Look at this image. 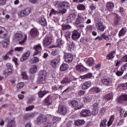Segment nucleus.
I'll use <instances>...</instances> for the list:
<instances>
[{
	"label": "nucleus",
	"mask_w": 127,
	"mask_h": 127,
	"mask_svg": "<svg viewBox=\"0 0 127 127\" xmlns=\"http://www.w3.org/2000/svg\"><path fill=\"white\" fill-rule=\"evenodd\" d=\"M47 93H48V92L46 90L40 91L38 92V95L39 98H43Z\"/></svg>",
	"instance_id": "ea45409f"
},
{
	"label": "nucleus",
	"mask_w": 127,
	"mask_h": 127,
	"mask_svg": "<svg viewBox=\"0 0 127 127\" xmlns=\"http://www.w3.org/2000/svg\"><path fill=\"white\" fill-rule=\"evenodd\" d=\"M99 104H100V102H95L93 105V109H96V110H99Z\"/></svg>",
	"instance_id": "e2e57ef3"
},
{
	"label": "nucleus",
	"mask_w": 127,
	"mask_h": 127,
	"mask_svg": "<svg viewBox=\"0 0 127 127\" xmlns=\"http://www.w3.org/2000/svg\"><path fill=\"white\" fill-rule=\"evenodd\" d=\"M85 124V121L84 120H77L74 122L75 126L79 127V126H82Z\"/></svg>",
	"instance_id": "72a5a7b5"
},
{
	"label": "nucleus",
	"mask_w": 127,
	"mask_h": 127,
	"mask_svg": "<svg viewBox=\"0 0 127 127\" xmlns=\"http://www.w3.org/2000/svg\"><path fill=\"white\" fill-rule=\"evenodd\" d=\"M45 104H47V105H51L52 104V98L51 96H48L44 101Z\"/></svg>",
	"instance_id": "58836bf2"
},
{
	"label": "nucleus",
	"mask_w": 127,
	"mask_h": 127,
	"mask_svg": "<svg viewBox=\"0 0 127 127\" xmlns=\"http://www.w3.org/2000/svg\"><path fill=\"white\" fill-rule=\"evenodd\" d=\"M87 66H89V67H92V66H94V64H95V61L93 58H89L87 59V60L86 62Z\"/></svg>",
	"instance_id": "b1692460"
},
{
	"label": "nucleus",
	"mask_w": 127,
	"mask_h": 127,
	"mask_svg": "<svg viewBox=\"0 0 127 127\" xmlns=\"http://www.w3.org/2000/svg\"><path fill=\"white\" fill-rule=\"evenodd\" d=\"M48 122H49V120H48V115L46 116L44 114H40L36 120V123L38 125L45 124V123H48Z\"/></svg>",
	"instance_id": "7ed1b4c3"
},
{
	"label": "nucleus",
	"mask_w": 127,
	"mask_h": 127,
	"mask_svg": "<svg viewBox=\"0 0 127 127\" xmlns=\"http://www.w3.org/2000/svg\"><path fill=\"white\" fill-rule=\"evenodd\" d=\"M58 113L63 115H66V113H67V108H66V106H65V105H60Z\"/></svg>",
	"instance_id": "9d476101"
},
{
	"label": "nucleus",
	"mask_w": 127,
	"mask_h": 127,
	"mask_svg": "<svg viewBox=\"0 0 127 127\" xmlns=\"http://www.w3.org/2000/svg\"><path fill=\"white\" fill-rule=\"evenodd\" d=\"M95 26H94L93 25H88L86 27V30H87L88 31H92V30H93V29H94Z\"/></svg>",
	"instance_id": "680f3d73"
},
{
	"label": "nucleus",
	"mask_w": 127,
	"mask_h": 127,
	"mask_svg": "<svg viewBox=\"0 0 127 127\" xmlns=\"http://www.w3.org/2000/svg\"><path fill=\"white\" fill-rule=\"evenodd\" d=\"M99 112L101 116H104V115H105L106 113V108H101Z\"/></svg>",
	"instance_id": "338daca9"
},
{
	"label": "nucleus",
	"mask_w": 127,
	"mask_h": 127,
	"mask_svg": "<svg viewBox=\"0 0 127 127\" xmlns=\"http://www.w3.org/2000/svg\"><path fill=\"white\" fill-rule=\"evenodd\" d=\"M108 120L107 119H104L102 120L100 124V127H107V122Z\"/></svg>",
	"instance_id": "a18cd8bd"
},
{
	"label": "nucleus",
	"mask_w": 127,
	"mask_h": 127,
	"mask_svg": "<svg viewBox=\"0 0 127 127\" xmlns=\"http://www.w3.org/2000/svg\"><path fill=\"white\" fill-rule=\"evenodd\" d=\"M89 91L92 93H96V94H102V89L96 86L91 88Z\"/></svg>",
	"instance_id": "a211bd4d"
},
{
	"label": "nucleus",
	"mask_w": 127,
	"mask_h": 127,
	"mask_svg": "<svg viewBox=\"0 0 127 127\" xmlns=\"http://www.w3.org/2000/svg\"><path fill=\"white\" fill-rule=\"evenodd\" d=\"M118 89H121V90H127V83L122 84H119Z\"/></svg>",
	"instance_id": "a19ab883"
},
{
	"label": "nucleus",
	"mask_w": 127,
	"mask_h": 127,
	"mask_svg": "<svg viewBox=\"0 0 127 127\" xmlns=\"http://www.w3.org/2000/svg\"><path fill=\"white\" fill-rule=\"evenodd\" d=\"M46 79H47V72L44 71L40 74V77L38 80V83H39V84H45Z\"/></svg>",
	"instance_id": "20e7f679"
},
{
	"label": "nucleus",
	"mask_w": 127,
	"mask_h": 127,
	"mask_svg": "<svg viewBox=\"0 0 127 127\" xmlns=\"http://www.w3.org/2000/svg\"><path fill=\"white\" fill-rule=\"evenodd\" d=\"M11 73H13V72L12 71H10V70H9V69H5L4 71V74L5 76H8V75H10V74H11Z\"/></svg>",
	"instance_id": "0e129e2a"
},
{
	"label": "nucleus",
	"mask_w": 127,
	"mask_h": 127,
	"mask_svg": "<svg viewBox=\"0 0 127 127\" xmlns=\"http://www.w3.org/2000/svg\"><path fill=\"white\" fill-rule=\"evenodd\" d=\"M72 39L73 40H78L81 36V34L78 31L74 30L72 32Z\"/></svg>",
	"instance_id": "9b49d317"
},
{
	"label": "nucleus",
	"mask_w": 127,
	"mask_h": 127,
	"mask_svg": "<svg viewBox=\"0 0 127 127\" xmlns=\"http://www.w3.org/2000/svg\"><path fill=\"white\" fill-rule=\"evenodd\" d=\"M34 49L35 50V53L34 55L35 56L36 55H38L40 53H41V51H42V48H41V45L39 44L34 46Z\"/></svg>",
	"instance_id": "f8f14e48"
},
{
	"label": "nucleus",
	"mask_w": 127,
	"mask_h": 127,
	"mask_svg": "<svg viewBox=\"0 0 127 127\" xmlns=\"http://www.w3.org/2000/svg\"><path fill=\"white\" fill-rule=\"evenodd\" d=\"M62 28L63 30H65L66 29H71L72 28V27L70 26V25H63Z\"/></svg>",
	"instance_id": "4d7b16f0"
},
{
	"label": "nucleus",
	"mask_w": 127,
	"mask_h": 127,
	"mask_svg": "<svg viewBox=\"0 0 127 127\" xmlns=\"http://www.w3.org/2000/svg\"><path fill=\"white\" fill-rule=\"evenodd\" d=\"M34 109V106H29L28 107H26L25 109V111L26 112H30V111H32Z\"/></svg>",
	"instance_id": "052dcab7"
},
{
	"label": "nucleus",
	"mask_w": 127,
	"mask_h": 127,
	"mask_svg": "<svg viewBox=\"0 0 127 127\" xmlns=\"http://www.w3.org/2000/svg\"><path fill=\"white\" fill-rule=\"evenodd\" d=\"M77 8L78 10H85V9H86V7L82 4H78L77 5Z\"/></svg>",
	"instance_id": "49530a36"
},
{
	"label": "nucleus",
	"mask_w": 127,
	"mask_h": 127,
	"mask_svg": "<svg viewBox=\"0 0 127 127\" xmlns=\"http://www.w3.org/2000/svg\"><path fill=\"white\" fill-rule=\"evenodd\" d=\"M66 12H67V9H64L58 11L54 8H52L51 10L49 15L50 16H51L52 15H56V14H64V13H66Z\"/></svg>",
	"instance_id": "39448f33"
},
{
	"label": "nucleus",
	"mask_w": 127,
	"mask_h": 127,
	"mask_svg": "<svg viewBox=\"0 0 127 127\" xmlns=\"http://www.w3.org/2000/svg\"><path fill=\"white\" fill-rule=\"evenodd\" d=\"M122 19V17L120 16V15L118 14H115V18H114V23L115 25H118L121 22Z\"/></svg>",
	"instance_id": "7c9ffc66"
},
{
	"label": "nucleus",
	"mask_w": 127,
	"mask_h": 127,
	"mask_svg": "<svg viewBox=\"0 0 127 127\" xmlns=\"http://www.w3.org/2000/svg\"><path fill=\"white\" fill-rule=\"evenodd\" d=\"M30 56V52L28 51L26 53H25L21 57V62H23V61H25V60H27V59H28V58Z\"/></svg>",
	"instance_id": "4be33fe9"
},
{
	"label": "nucleus",
	"mask_w": 127,
	"mask_h": 127,
	"mask_svg": "<svg viewBox=\"0 0 127 127\" xmlns=\"http://www.w3.org/2000/svg\"><path fill=\"white\" fill-rule=\"evenodd\" d=\"M127 33V28H123L119 33V36L120 38L123 37V36H125L126 34Z\"/></svg>",
	"instance_id": "473e14b6"
},
{
	"label": "nucleus",
	"mask_w": 127,
	"mask_h": 127,
	"mask_svg": "<svg viewBox=\"0 0 127 127\" xmlns=\"http://www.w3.org/2000/svg\"><path fill=\"white\" fill-rule=\"evenodd\" d=\"M67 44H69L67 47V48L68 51L72 52L74 50V46H75V44L73 42L67 43Z\"/></svg>",
	"instance_id": "f704fd0d"
},
{
	"label": "nucleus",
	"mask_w": 127,
	"mask_h": 127,
	"mask_svg": "<svg viewBox=\"0 0 127 127\" xmlns=\"http://www.w3.org/2000/svg\"><path fill=\"white\" fill-rule=\"evenodd\" d=\"M52 38H53L52 36H47L43 41L44 46L46 47L50 45L52 43Z\"/></svg>",
	"instance_id": "423d86ee"
},
{
	"label": "nucleus",
	"mask_w": 127,
	"mask_h": 127,
	"mask_svg": "<svg viewBox=\"0 0 127 127\" xmlns=\"http://www.w3.org/2000/svg\"><path fill=\"white\" fill-rule=\"evenodd\" d=\"M72 80L70 79V78L68 77H65L63 79V80L61 81V84H68L70 83Z\"/></svg>",
	"instance_id": "e433bc0d"
},
{
	"label": "nucleus",
	"mask_w": 127,
	"mask_h": 127,
	"mask_svg": "<svg viewBox=\"0 0 127 127\" xmlns=\"http://www.w3.org/2000/svg\"><path fill=\"white\" fill-rule=\"evenodd\" d=\"M71 91H73V88L69 86L63 92L62 94L65 95V94H68V93H70Z\"/></svg>",
	"instance_id": "37998d69"
},
{
	"label": "nucleus",
	"mask_w": 127,
	"mask_h": 127,
	"mask_svg": "<svg viewBox=\"0 0 127 127\" xmlns=\"http://www.w3.org/2000/svg\"><path fill=\"white\" fill-rule=\"evenodd\" d=\"M92 83L90 81H87L84 83L82 86V90H87V89H89L90 87H91Z\"/></svg>",
	"instance_id": "c756f323"
},
{
	"label": "nucleus",
	"mask_w": 127,
	"mask_h": 127,
	"mask_svg": "<svg viewBox=\"0 0 127 127\" xmlns=\"http://www.w3.org/2000/svg\"><path fill=\"white\" fill-rule=\"evenodd\" d=\"M36 71H37V66L36 65H33L30 70V72L32 73V74L35 73Z\"/></svg>",
	"instance_id": "603ef678"
},
{
	"label": "nucleus",
	"mask_w": 127,
	"mask_h": 127,
	"mask_svg": "<svg viewBox=\"0 0 127 127\" xmlns=\"http://www.w3.org/2000/svg\"><path fill=\"white\" fill-rule=\"evenodd\" d=\"M63 43V41L61 40H58L57 42L56 43L55 45H54L53 47H61V45H62Z\"/></svg>",
	"instance_id": "79ce46f5"
},
{
	"label": "nucleus",
	"mask_w": 127,
	"mask_h": 127,
	"mask_svg": "<svg viewBox=\"0 0 127 127\" xmlns=\"http://www.w3.org/2000/svg\"><path fill=\"white\" fill-rule=\"evenodd\" d=\"M75 20H76V14H71L67 18L68 23H72Z\"/></svg>",
	"instance_id": "f3484780"
},
{
	"label": "nucleus",
	"mask_w": 127,
	"mask_h": 127,
	"mask_svg": "<svg viewBox=\"0 0 127 127\" xmlns=\"http://www.w3.org/2000/svg\"><path fill=\"white\" fill-rule=\"evenodd\" d=\"M64 59L66 63H71L73 61V59H74V56L71 54L65 53L64 54Z\"/></svg>",
	"instance_id": "0eeeda50"
},
{
	"label": "nucleus",
	"mask_w": 127,
	"mask_h": 127,
	"mask_svg": "<svg viewBox=\"0 0 127 127\" xmlns=\"http://www.w3.org/2000/svg\"><path fill=\"white\" fill-rule=\"evenodd\" d=\"M48 121H49V122L44 123V124H45L44 127H53V124H52V123L48 119Z\"/></svg>",
	"instance_id": "3c124183"
},
{
	"label": "nucleus",
	"mask_w": 127,
	"mask_h": 127,
	"mask_svg": "<svg viewBox=\"0 0 127 127\" xmlns=\"http://www.w3.org/2000/svg\"><path fill=\"white\" fill-rule=\"evenodd\" d=\"M70 105L75 109V110H80L81 106L79 105V103L76 100H72L69 102Z\"/></svg>",
	"instance_id": "2eb2a0df"
},
{
	"label": "nucleus",
	"mask_w": 127,
	"mask_h": 127,
	"mask_svg": "<svg viewBox=\"0 0 127 127\" xmlns=\"http://www.w3.org/2000/svg\"><path fill=\"white\" fill-rule=\"evenodd\" d=\"M98 113H99V109H95L93 108L91 114L93 116H96V115H98Z\"/></svg>",
	"instance_id": "13d9d810"
},
{
	"label": "nucleus",
	"mask_w": 127,
	"mask_h": 127,
	"mask_svg": "<svg viewBox=\"0 0 127 127\" xmlns=\"http://www.w3.org/2000/svg\"><path fill=\"white\" fill-rule=\"evenodd\" d=\"M115 120V116H112L110 117L109 121L107 123L108 127H110L113 123Z\"/></svg>",
	"instance_id": "09e8293b"
},
{
	"label": "nucleus",
	"mask_w": 127,
	"mask_h": 127,
	"mask_svg": "<svg viewBox=\"0 0 127 127\" xmlns=\"http://www.w3.org/2000/svg\"><path fill=\"white\" fill-rule=\"evenodd\" d=\"M15 38L16 40L19 41V44L23 45L27 39V36L25 35L23 36L21 34L17 33L15 35Z\"/></svg>",
	"instance_id": "f03ea898"
},
{
	"label": "nucleus",
	"mask_w": 127,
	"mask_h": 127,
	"mask_svg": "<svg viewBox=\"0 0 127 127\" xmlns=\"http://www.w3.org/2000/svg\"><path fill=\"white\" fill-rule=\"evenodd\" d=\"M68 68H69V65L67 64H63L61 65L60 70L61 71H66L68 70Z\"/></svg>",
	"instance_id": "4c0bfd02"
},
{
	"label": "nucleus",
	"mask_w": 127,
	"mask_h": 127,
	"mask_svg": "<svg viewBox=\"0 0 127 127\" xmlns=\"http://www.w3.org/2000/svg\"><path fill=\"white\" fill-rule=\"evenodd\" d=\"M118 101L120 104H125L127 102V94H123L120 96Z\"/></svg>",
	"instance_id": "dca6fc26"
},
{
	"label": "nucleus",
	"mask_w": 127,
	"mask_h": 127,
	"mask_svg": "<svg viewBox=\"0 0 127 127\" xmlns=\"http://www.w3.org/2000/svg\"><path fill=\"white\" fill-rule=\"evenodd\" d=\"M75 69L79 72H85V71H87L88 69L84 67L82 65L79 64L75 66Z\"/></svg>",
	"instance_id": "5701e85b"
},
{
	"label": "nucleus",
	"mask_w": 127,
	"mask_h": 127,
	"mask_svg": "<svg viewBox=\"0 0 127 127\" xmlns=\"http://www.w3.org/2000/svg\"><path fill=\"white\" fill-rule=\"evenodd\" d=\"M24 11L25 12V14H26V16H27V15H28V14H29L30 12H31V8H30V7L26 8L24 9Z\"/></svg>",
	"instance_id": "5fc2aeb1"
},
{
	"label": "nucleus",
	"mask_w": 127,
	"mask_h": 127,
	"mask_svg": "<svg viewBox=\"0 0 127 127\" xmlns=\"http://www.w3.org/2000/svg\"><path fill=\"white\" fill-rule=\"evenodd\" d=\"M18 15L20 17H25V16H26V15L25 14V13L24 10H22L19 11L18 12Z\"/></svg>",
	"instance_id": "8fccbe9b"
},
{
	"label": "nucleus",
	"mask_w": 127,
	"mask_h": 127,
	"mask_svg": "<svg viewBox=\"0 0 127 127\" xmlns=\"http://www.w3.org/2000/svg\"><path fill=\"white\" fill-rule=\"evenodd\" d=\"M113 98H114V94L112 93L105 94L103 96L104 100H105L106 102L112 101L113 100Z\"/></svg>",
	"instance_id": "6ab92c4d"
},
{
	"label": "nucleus",
	"mask_w": 127,
	"mask_h": 127,
	"mask_svg": "<svg viewBox=\"0 0 127 127\" xmlns=\"http://www.w3.org/2000/svg\"><path fill=\"white\" fill-rule=\"evenodd\" d=\"M116 56V51H113L112 52H110L107 56V59L108 60H111V59H113Z\"/></svg>",
	"instance_id": "c85d7f7f"
},
{
	"label": "nucleus",
	"mask_w": 127,
	"mask_h": 127,
	"mask_svg": "<svg viewBox=\"0 0 127 127\" xmlns=\"http://www.w3.org/2000/svg\"><path fill=\"white\" fill-rule=\"evenodd\" d=\"M83 101L84 103H89V102H90V98H89L88 97H83Z\"/></svg>",
	"instance_id": "774afa93"
},
{
	"label": "nucleus",
	"mask_w": 127,
	"mask_h": 127,
	"mask_svg": "<svg viewBox=\"0 0 127 127\" xmlns=\"http://www.w3.org/2000/svg\"><path fill=\"white\" fill-rule=\"evenodd\" d=\"M2 45L4 48H7L9 45V38H6L2 41Z\"/></svg>",
	"instance_id": "a878e982"
},
{
	"label": "nucleus",
	"mask_w": 127,
	"mask_h": 127,
	"mask_svg": "<svg viewBox=\"0 0 127 127\" xmlns=\"http://www.w3.org/2000/svg\"><path fill=\"white\" fill-rule=\"evenodd\" d=\"M93 77V73L92 72H88L87 74L81 75L79 76L80 79H90V78H92Z\"/></svg>",
	"instance_id": "cd10ccee"
},
{
	"label": "nucleus",
	"mask_w": 127,
	"mask_h": 127,
	"mask_svg": "<svg viewBox=\"0 0 127 127\" xmlns=\"http://www.w3.org/2000/svg\"><path fill=\"white\" fill-rule=\"evenodd\" d=\"M48 120L52 123V124H55L56 122H58L59 119L57 117L52 116L50 115H48Z\"/></svg>",
	"instance_id": "aec40b11"
},
{
	"label": "nucleus",
	"mask_w": 127,
	"mask_h": 127,
	"mask_svg": "<svg viewBox=\"0 0 127 127\" xmlns=\"http://www.w3.org/2000/svg\"><path fill=\"white\" fill-rule=\"evenodd\" d=\"M30 34L32 37H34L38 34V30L36 28H33L31 30Z\"/></svg>",
	"instance_id": "c9c22d12"
},
{
	"label": "nucleus",
	"mask_w": 127,
	"mask_h": 127,
	"mask_svg": "<svg viewBox=\"0 0 127 127\" xmlns=\"http://www.w3.org/2000/svg\"><path fill=\"white\" fill-rule=\"evenodd\" d=\"M34 117H35V113H30L26 114L24 116V119H25V120H28V119H32V118H34Z\"/></svg>",
	"instance_id": "2f4dec72"
},
{
	"label": "nucleus",
	"mask_w": 127,
	"mask_h": 127,
	"mask_svg": "<svg viewBox=\"0 0 127 127\" xmlns=\"http://www.w3.org/2000/svg\"><path fill=\"white\" fill-rule=\"evenodd\" d=\"M115 6L114 3L112 1H108L106 3V8L108 10H111V9H113Z\"/></svg>",
	"instance_id": "bb28decb"
},
{
	"label": "nucleus",
	"mask_w": 127,
	"mask_h": 127,
	"mask_svg": "<svg viewBox=\"0 0 127 127\" xmlns=\"http://www.w3.org/2000/svg\"><path fill=\"white\" fill-rule=\"evenodd\" d=\"M24 87V83L20 82L17 85V89H22Z\"/></svg>",
	"instance_id": "bf43d9fd"
},
{
	"label": "nucleus",
	"mask_w": 127,
	"mask_h": 127,
	"mask_svg": "<svg viewBox=\"0 0 127 127\" xmlns=\"http://www.w3.org/2000/svg\"><path fill=\"white\" fill-rule=\"evenodd\" d=\"M101 82L105 86H112V83H113L112 79L110 77H104L101 79Z\"/></svg>",
	"instance_id": "1a4fd4ad"
},
{
	"label": "nucleus",
	"mask_w": 127,
	"mask_h": 127,
	"mask_svg": "<svg viewBox=\"0 0 127 127\" xmlns=\"http://www.w3.org/2000/svg\"><path fill=\"white\" fill-rule=\"evenodd\" d=\"M96 28L100 31H104L105 28H106L105 25H104L102 22H98L96 23Z\"/></svg>",
	"instance_id": "412c9836"
},
{
	"label": "nucleus",
	"mask_w": 127,
	"mask_h": 127,
	"mask_svg": "<svg viewBox=\"0 0 127 127\" xmlns=\"http://www.w3.org/2000/svg\"><path fill=\"white\" fill-rule=\"evenodd\" d=\"M39 61V59L37 57H34L30 61L31 64H34V63H37Z\"/></svg>",
	"instance_id": "c03bdc74"
},
{
	"label": "nucleus",
	"mask_w": 127,
	"mask_h": 127,
	"mask_svg": "<svg viewBox=\"0 0 127 127\" xmlns=\"http://www.w3.org/2000/svg\"><path fill=\"white\" fill-rule=\"evenodd\" d=\"M122 64H123V61L118 60L115 64V66L116 67H120V65H122Z\"/></svg>",
	"instance_id": "69168bd1"
},
{
	"label": "nucleus",
	"mask_w": 127,
	"mask_h": 127,
	"mask_svg": "<svg viewBox=\"0 0 127 127\" xmlns=\"http://www.w3.org/2000/svg\"><path fill=\"white\" fill-rule=\"evenodd\" d=\"M55 6H56V7H58V8H59L60 9H66V8H69L70 7V3L67 1H60L59 0H57L55 1L54 3Z\"/></svg>",
	"instance_id": "f257e3e1"
},
{
	"label": "nucleus",
	"mask_w": 127,
	"mask_h": 127,
	"mask_svg": "<svg viewBox=\"0 0 127 127\" xmlns=\"http://www.w3.org/2000/svg\"><path fill=\"white\" fill-rule=\"evenodd\" d=\"M80 117L86 118V117H91L92 113H91V110L89 109H84L81 111L80 113Z\"/></svg>",
	"instance_id": "6e6552de"
},
{
	"label": "nucleus",
	"mask_w": 127,
	"mask_h": 127,
	"mask_svg": "<svg viewBox=\"0 0 127 127\" xmlns=\"http://www.w3.org/2000/svg\"><path fill=\"white\" fill-rule=\"evenodd\" d=\"M59 62H60V59H56L51 62V65L53 68H56Z\"/></svg>",
	"instance_id": "393cba45"
},
{
	"label": "nucleus",
	"mask_w": 127,
	"mask_h": 127,
	"mask_svg": "<svg viewBox=\"0 0 127 127\" xmlns=\"http://www.w3.org/2000/svg\"><path fill=\"white\" fill-rule=\"evenodd\" d=\"M24 50V48L22 47H16L14 49V51L18 52H22Z\"/></svg>",
	"instance_id": "6e6d98bb"
},
{
	"label": "nucleus",
	"mask_w": 127,
	"mask_h": 127,
	"mask_svg": "<svg viewBox=\"0 0 127 127\" xmlns=\"http://www.w3.org/2000/svg\"><path fill=\"white\" fill-rule=\"evenodd\" d=\"M39 22L40 24H41L43 26L46 25L47 23V22H46V19L45 18H41V19L39 20Z\"/></svg>",
	"instance_id": "de8ad7c7"
},
{
	"label": "nucleus",
	"mask_w": 127,
	"mask_h": 127,
	"mask_svg": "<svg viewBox=\"0 0 127 127\" xmlns=\"http://www.w3.org/2000/svg\"><path fill=\"white\" fill-rule=\"evenodd\" d=\"M85 22V18L83 17L81 14H78V17L76 19L75 24L76 25H78V24H80L81 23H84Z\"/></svg>",
	"instance_id": "ddd939ff"
},
{
	"label": "nucleus",
	"mask_w": 127,
	"mask_h": 127,
	"mask_svg": "<svg viewBox=\"0 0 127 127\" xmlns=\"http://www.w3.org/2000/svg\"><path fill=\"white\" fill-rule=\"evenodd\" d=\"M6 66L8 70H10V72H13V69H12L13 66L11 64H6Z\"/></svg>",
	"instance_id": "864d4df0"
},
{
	"label": "nucleus",
	"mask_w": 127,
	"mask_h": 127,
	"mask_svg": "<svg viewBox=\"0 0 127 127\" xmlns=\"http://www.w3.org/2000/svg\"><path fill=\"white\" fill-rule=\"evenodd\" d=\"M6 29L3 27L0 26V37L1 38H5L7 34Z\"/></svg>",
	"instance_id": "4468645a"
}]
</instances>
